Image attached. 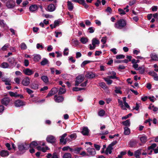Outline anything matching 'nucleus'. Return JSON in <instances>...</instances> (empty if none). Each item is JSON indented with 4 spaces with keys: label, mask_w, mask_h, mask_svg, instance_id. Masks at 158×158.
I'll use <instances>...</instances> for the list:
<instances>
[{
    "label": "nucleus",
    "mask_w": 158,
    "mask_h": 158,
    "mask_svg": "<svg viewBox=\"0 0 158 158\" xmlns=\"http://www.w3.org/2000/svg\"><path fill=\"white\" fill-rule=\"evenodd\" d=\"M127 25L126 21L123 19H120L116 22L114 24V27L117 29H121Z\"/></svg>",
    "instance_id": "f257e3e1"
},
{
    "label": "nucleus",
    "mask_w": 158,
    "mask_h": 158,
    "mask_svg": "<svg viewBox=\"0 0 158 158\" xmlns=\"http://www.w3.org/2000/svg\"><path fill=\"white\" fill-rule=\"evenodd\" d=\"M92 45L91 44H89V48L90 50H94L96 47V45H99L100 44V41L99 40H98L97 38H94L92 40Z\"/></svg>",
    "instance_id": "f03ea898"
},
{
    "label": "nucleus",
    "mask_w": 158,
    "mask_h": 158,
    "mask_svg": "<svg viewBox=\"0 0 158 158\" xmlns=\"http://www.w3.org/2000/svg\"><path fill=\"white\" fill-rule=\"evenodd\" d=\"M84 79V77L83 75H79L76 78V80L75 84V86H78L81 83Z\"/></svg>",
    "instance_id": "7ed1b4c3"
},
{
    "label": "nucleus",
    "mask_w": 158,
    "mask_h": 158,
    "mask_svg": "<svg viewBox=\"0 0 158 158\" xmlns=\"http://www.w3.org/2000/svg\"><path fill=\"white\" fill-rule=\"evenodd\" d=\"M28 147V146L27 144L24 143H20L18 146V149L20 151L27 150Z\"/></svg>",
    "instance_id": "20e7f679"
},
{
    "label": "nucleus",
    "mask_w": 158,
    "mask_h": 158,
    "mask_svg": "<svg viewBox=\"0 0 158 158\" xmlns=\"http://www.w3.org/2000/svg\"><path fill=\"white\" fill-rule=\"evenodd\" d=\"M56 4L55 5L52 3L50 4L45 9L47 11L53 12L56 10Z\"/></svg>",
    "instance_id": "39448f33"
},
{
    "label": "nucleus",
    "mask_w": 158,
    "mask_h": 158,
    "mask_svg": "<svg viewBox=\"0 0 158 158\" xmlns=\"http://www.w3.org/2000/svg\"><path fill=\"white\" fill-rule=\"evenodd\" d=\"M46 140L48 143H55L56 139L54 136L50 135L47 136Z\"/></svg>",
    "instance_id": "423d86ee"
},
{
    "label": "nucleus",
    "mask_w": 158,
    "mask_h": 158,
    "mask_svg": "<svg viewBox=\"0 0 158 158\" xmlns=\"http://www.w3.org/2000/svg\"><path fill=\"white\" fill-rule=\"evenodd\" d=\"M30 83V79L27 77H26L22 81V84L24 86H28Z\"/></svg>",
    "instance_id": "0eeeda50"
},
{
    "label": "nucleus",
    "mask_w": 158,
    "mask_h": 158,
    "mask_svg": "<svg viewBox=\"0 0 158 158\" xmlns=\"http://www.w3.org/2000/svg\"><path fill=\"white\" fill-rule=\"evenodd\" d=\"M58 91V89L56 87L52 88L51 90L49 92L48 94L46 97H48L52 96L55 94Z\"/></svg>",
    "instance_id": "6e6552de"
},
{
    "label": "nucleus",
    "mask_w": 158,
    "mask_h": 158,
    "mask_svg": "<svg viewBox=\"0 0 158 158\" xmlns=\"http://www.w3.org/2000/svg\"><path fill=\"white\" fill-rule=\"evenodd\" d=\"M97 76V75L95 73L92 72H88L85 75L86 78L91 79Z\"/></svg>",
    "instance_id": "1a4fd4ad"
},
{
    "label": "nucleus",
    "mask_w": 158,
    "mask_h": 158,
    "mask_svg": "<svg viewBox=\"0 0 158 158\" xmlns=\"http://www.w3.org/2000/svg\"><path fill=\"white\" fill-rule=\"evenodd\" d=\"M25 105V102L20 100H17L15 102V105L17 107L22 106Z\"/></svg>",
    "instance_id": "9d476101"
},
{
    "label": "nucleus",
    "mask_w": 158,
    "mask_h": 158,
    "mask_svg": "<svg viewBox=\"0 0 158 158\" xmlns=\"http://www.w3.org/2000/svg\"><path fill=\"white\" fill-rule=\"evenodd\" d=\"M23 73L26 75L30 76L34 73V71L28 68H26L23 70Z\"/></svg>",
    "instance_id": "9b49d317"
},
{
    "label": "nucleus",
    "mask_w": 158,
    "mask_h": 158,
    "mask_svg": "<svg viewBox=\"0 0 158 158\" xmlns=\"http://www.w3.org/2000/svg\"><path fill=\"white\" fill-rule=\"evenodd\" d=\"M1 79L2 81L5 82V84L6 85H11V80L10 78L2 77Z\"/></svg>",
    "instance_id": "f8f14e48"
},
{
    "label": "nucleus",
    "mask_w": 158,
    "mask_h": 158,
    "mask_svg": "<svg viewBox=\"0 0 158 158\" xmlns=\"http://www.w3.org/2000/svg\"><path fill=\"white\" fill-rule=\"evenodd\" d=\"M10 102V99L8 97H5L1 100L2 104L6 106H7Z\"/></svg>",
    "instance_id": "ddd939ff"
},
{
    "label": "nucleus",
    "mask_w": 158,
    "mask_h": 158,
    "mask_svg": "<svg viewBox=\"0 0 158 158\" xmlns=\"http://www.w3.org/2000/svg\"><path fill=\"white\" fill-rule=\"evenodd\" d=\"M88 155L93 156L95 154L96 152L94 148H88L86 149Z\"/></svg>",
    "instance_id": "4468645a"
},
{
    "label": "nucleus",
    "mask_w": 158,
    "mask_h": 158,
    "mask_svg": "<svg viewBox=\"0 0 158 158\" xmlns=\"http://www.w3.org/2000/svg\"><path fill=\"white\" fill-rule=\"evenodd\" d=\"M9 155V152L6 150L0 151V156L2 157H6Z\"/></svg>",
    "instance_id": "2eb2a0df"
},
{
    "label": "nucleus",
    "mask_w": 158,
    "mask_h": 158,
    "mask_svg": "<svg viewBox=\"0 0 158 158\" xmlns=\"http://www.w3.org/2000/svg\"><path fill=\"white\" fill-rule=\"evenodd\" d=\"M64 99L63 97L59 96L58 97L56 95L54 96V100L56 102L59 103L62 102Z\"/></svg>",
    "instance_id": "dca6fc26"
},
{
    "label": "nucleus",
    "mask_w": 158,
    "mask_h": 158,
    "mask_svg": "<svg viewBox=\"0 0 158 158\" xmlns=\"http://www.w3.org/2000/svg\"><path fill=\"white\" fill-rule=\"evenodd\" d=\"M89 130L87 127H84L82 128L81 133L84 135H88L89 134Z\"/></svg>",
    "instance_id": "f3484780"
},
{
    "label": "nucleus",
    "mask_w": 158,
    "mask_h": 158,
    "mask_svg": "<svg viewBox=\"0 0 158 158\" xmlns=\"http://www.w3.org/2000/svg\"><path fill=\"white\" fill-rule=\"evenodd\" d=\"M38 9V7L36 5H32L30 6L29 8V10L31 12H33L37 10Z\"/></svg>",
    "instance_id": "a211bd4d"
},
{
    "label": "nucleus",
    "mask_w": 158,
    "mask_h": 158,
    "mask_svg": "<svg viewBox=\"0 0 158 158\" xmlns=\"http://www.w3.org/2000/svg\"><path fill=\"white\" fill-rule=\"evenodd\" d=\"M6 6L8 8H12L15 6L14 3L12 1H8L6 3Z\"/></svg>",
    "instance_id": "6ab92c4d"
},
{
    "label": "nucleus",
    "mask_w": 158,
    "mask_h": 158,
    "mask_svg": "<svg viewBox=\"0 0 158 158\" xmlns=\"http://www.w3.org/2000/svg\"><path fill=\"white\" fill-rule=\"evenodd\" d=\"M67 134L66 133H65L60 136V142L61 143H63V144L65 141V138L67 136Z\"/></svg>",
    "instance_id": "aec40b11"
},
{
    "label": "nucleus",
    "mask_w": 158,
    "mask_h": 158,
    "mask_svg": "<svg viewBox=\"0 0 158 158\" xmlns=\"http://www.w3.org/2000/svg\"><path fill=\"white\" fill-rule=\"evenodd\" d=\"M113 147H112L108 145L105 152V153L107 155L108 154H111L112 153V151L113 149Z\"/></svg>",
    "instance_id": "412c9836"
},
{
    "label": "nucleus",
    "mask_w": 158,
    "mask_h": 158,
    "mask_svg": "<svg viewBox=\"0 0 158 158\" xmlns=\"http://www.w3.org/2000/svg\"><path fill=\"white\" fill-rule=\"evenodd\" d=\"M67 6L68 10L70 11H72L74 8L73 4L70 1H68L67 2Z\"/></svg>",
    "instance_id": "4be33fe9"
},
{
    "label": "nucleus",
    "mask_w": 158,
    "mask_h": 158,
    "mask_svg": "<svg viewBox=\"0 0 158 158\" xmlns=\"http://www.w3.org/2000/svg\"><path fill=\"white\" fill-rule=\"evenodd\" d=\"M150 57L153 60L158 61V56L155 53L151 54L150 55Z\"/></svg>",
    "instance_id": "5701e85b"
},
{
    "label": "nucleus",
    "mask_w": 158,
    "mask_h": 158,
    "mask_svg": "<svg viewBox=\"0 0 158 158\" xmlns=\"http://www.w3.org/2000/svg\"><path fill=\"white\" fill-rule=\"evenodd\" d=\"M141 149H139L135 151L134 156L136 158H140L139 156L141 154Z\"/></svg>",
    "instance_id": "b1692460"
},
{
    "label": "nucleus",
    "mask_w": 158,
    "mask_h": 158,
    "mask_svg": "<svg viewBox=\"0 0 158 158\" xmlns=\"http://www.w3.org/2000/svg\"><path fill=\"white\" fill-rule=\"evenodd\" d=\"M49 61L46 58H44L40 62L41 65L44 66L47 64H49Z\"/></svg>",
    "instance_id": "393cba45"
},
{
    "label": "nucleus",
    "mask_w": 158,
    "mask_h": 158,
    "mask_svg": "<svg viewBox=\"0 0 158 158\" xmlns=\"http://www.w3.org/2000/svg\"><path fill=\"white\" fill-rule=\"evenodd\" d=\"M112 74L113 75L109 76V78L112 79H116L117 80H119V78L118 77H116V73L114 71H112Z\"/></svg>",
    "instance_id": "a878e982"
},
{
    "label": "nucleus",
    "mask_w": 158,
    "mask_h": 158,
    "mask_svg": "<svg viewBox=\"0 0 158 158\" xmlns=\"http://www.w3.org/2000/svg\"><path fill=\"white\" fill-rule=\"evenodd\" d=\"M122 124L123 125L126 126V127H128L130 126V119H127L125 121L122 122Z\"/></svg>",
    "instance_id": "bb28decb"
},
{
    "label": "nucleus",
    "mask_w": 158,
    "mask_h": 158,
    "mask_svg": "<svg viewBox=\"0 0 158 158\" xmlns=\"http://www.w3.org/2000/svg\"><path fill=\"white\" fill-rule=\"evenodd\" d=\"M130 133V129L127 127H125L124 128V134L126 135H128Z\"/></svg>",
    "instance_id": "cd10ccee"
},
{
    "label": "nucleus",
    "mask_w": 158,
    "mask_h": 158,
    "mask_svg": "<svg viewBox=\"0 0 158 158\" xmlns=\"http://www.w3.org/2000/svg\"><path fill=\"white\" fill-rule=\"evenodd\" d=\"M88 39L87 37H82L80 40L81 42L83 44H85L88 42Z\"/></svg>",
    "instance_id": "c85d7f7f"
},
{
    "label": "nucleus",
    "mask_w": 158,
    "mask_h": 158,
    "mask_svg": "<svg viewBox=\"0 0 158 158\" xmlns=\"http://www.w3.org/2000/svg\"><path fill=\"white\" fill-rule=\"evenodd\" d=\"M30 87L33 89L36 90L39 88V85L35 83H32L30 86Z\"/></svg>",
    "instance_id": "c756f323"
},
{
    "label": "nucleus",
    "mask_w": 158,
    "mask_h": 158,
    "mask_svg": "<svg viewBox=\"0 0 158 158\" xmlns=\"http://www.w3.org/2000/svg\"><path fill=\"white\" fill-rule=\"evenodd\" d=\"M66 91L65 88H60L59 89L58 94H64Z\"/></svg>",
    "instance_id": "7c9ffc66"
},
{
    "label": "nucleus",
    "mask_w": 158,
    "mask_h": 158,
    "mask_svg": "<svg viewBox=\"0 0 158 158\" xmlns=\"http://www.w3.org/2000/svg\"><path fill=\"white\" fill-rule=\"evenodd\" d=\"M41 56L40 55H36L34 57V60L35 62H38L41 59Z\"/></svg>",
    "instance_id": "2f4dec72"
},
{
    "label": "nucleus",
    "mask_w": 158,
    "mask_h": 158,
    "mask_svg": "<svg viewBox=\"0 0 158 158\" xmlns=\"http://www.w3.org/2000/svg\"><path fill=\"white\" fill-rule=\"evenodd\" d=\"M38 143L36 141H33L31 142L29 145L30 148H34L38 145Z\"/></svg>",
    "instance_id": "473e14b6"
},
{
    "label": "nucleus",
    "mask_w": 158,
    "mask_h": 158,
    "mask_svg": "<svg viewBox=\"0 0 158 158\" xmlns=\"http://www.w3.org/2000/svg\"><path fill=\"white\" fill-rule=\"evenodd\" d=\"M110 78H109V76L105 78H104V80L107 82V84L108 85H110L112 83L113 81L112 80H110Z\"/></svg>",
    "instance_id": "72a5a7b5"
},
{
    "label": "nucleus",
    "mask_w": 158,
    "mask_h": 158,
    "mask_svg": "<svg viewBox=\"0 0 158 158\" xmlns=\"http://www.w3.org/2000/svg\"><path fill=\"white\" fill-rule=\"evenodd\" d=\"M136 70H139V74H142L144 73L145 69L144 68L139 67L136 69Z\"/></svg>",
    "instance_id": "f704fd0d"
},
{
    "label": "nucleus",
    "mask_w": 158,
    "mask_h": 158,
    "mask_svg": "<svg viewBox=\"0 0 158 158\" xmlns=\"http://www.w3.org/2000/svg\"><path fill=\"white\" fill-rule=\"evenodd\" d=\"M41 79L45 83H48V78L46 76H42Z\"/></svg>",
    "instance_id": "c9c22d12"
},
{
    "label": "nucleus",
    "mask_w": 158,
    "mask_h": 158,
    "mask_svg": "<svg viewBox=\"0 0 158 158\" xmlns=\"http://www.w3.org/2000/svg\"><path fill=\"white\" fill-rule=\"evenodd\" d=\"M69 137L72 140L75 139L77 137V135L76 134L74 133L69 135Z\"/></svg>",
    "instance_id": "e433bc0d"
},
{
    "label": "nucleus",
    "mask_w": 158,
    "mask_h": 158,
    "mask_svg": "<svg viewBox=\"0 0 158 158\" xmlns=\"http://www.w3.org/2000/svg\"><path fill=\"white\" fill-rule=\"evenodd\" d=\"M10 46L9 44H5L1 48V49L3 51H6L7 49L9 48Z\"/></svg>",
    "instance_id": "4c0bfd02"
},
{
    "label": "nucleus",
    "mask_w": 158,
    "mask_h": 158,
    "mask_svg": "<svg viewBox=\"0 0 158 158\" xmlns=\"http://www.w3.org/2000/svg\"><path fill=\"white\" fill-rule=\"evenodd\" d=\"M63 158H71L72 155L69 153H66L64 154L63 156Z\"/></svg>",
    "instance_id": "58836bf2"
},
{
    "label": "nucleus",
    "mask_w": 158,
    "mask_h": 158,
    "mask_svg": "<svg viewBox=\"0 0 158 158\" xmlns=\"http://www.w3.org/2000/svg\"><path fill=\"white\" fill-rule=\"evenodd\" d=\"M118 102L121 108L123 110H125V108L123 105V103L122 101L120 100L119 99H118Z\"/></svg>",
    "instance_id": "ea45409f"
},
{
    "label": "nucleus",
    "mask_w": 158,
    "mask_h": 158,
    "mask_svg": "<svg viewBox=\"0 0 158 158\" xmlns=\"http://www.w3.org/2000/svg\"><path fill=\"white\" fill-rule=\"evenodd\" d=\"M9 64L6 62H3L1 65V67L3 68H7L9 67Z\"/></svg>",
    "instance_id": "a19ab883"
},
{
    "label": "nucleus",
    "mask_w": 158,
    "mask_h": 158,
    "mask_svg": "<svg viewBox=\"0 0 158 158\" xmlns=\"http://www.w3.org/2000/svg\"><path fill=\"white\" fill-rule=\"evenodd\" d=\"M9 94L11 97H18L19 94H17V93H14L12 92H9Z\"/></svg>",
    "instance_id": "79ce46f5"
},
{
    "label": "nucleus",
    "mask_w": 158,
    "mask_h": 158,
    "mask_svg": "<svg viewBox=\"0 0 158 158\" xmlns=\"http://www.w3.org/2000/svg\"><path fill=\"white\" fill-rule=\"evenodd\" d=\"M140 140L142 143H145L147 141V137L145 136H143L140 138Z\"/></svg>",
    "instance_id": "37998d69"
},
{
    "label": "nucleus",
    "mask_w": 158,
    "mask_h": 158,
    "mask_svg": "<svg viewBox=\"0 0 158 158\" xmlns=\"http://www.w3.org/2000/svg\"><path fill=\"white\" fill-rule=\"evenodd\" d=\"M82 149V148L81 147L78 148H75L74 149V153L76 154L79 153L81 150Z\"/></svg>",
    "instance_id": "c03bdc74"
},
{
    "label": "nucleus",
    "mask_w": 158,
    "mask_h": 158,
    "mask_svg": "<svg viewBox=\"0 0 158 158\" xmlns=\"http://www.w3.org/2000/svg\"><path fill=\"white\" fill-rule=\"evenodd\" d=\"M118 11L119 14L121 15H124L126 14V11H125L122 9L119 8L118 9Z\"/></svg>",
    "instance_id": "a18cd8bd"
},
{
    "label": "nucleus",
    "mask_w": 158,
    "mask_h": 158,
    "mask_svg": "<svg viewBox=\"0 0 158 158\" xmlns=\"http://www.w3.org/2000/svg\"><path fill=\"white\" fill-rule=\"evenodd\" d=\"M99 85L102 88L104 89H106L107 88V87L104 82H101L99 83Z\"/></svg>",
    "instance_id": "49530a36"
},
{
    "label": "nucleus",
    "mask_w": 158,
    "mask_h": 158,
    "mask_svg": "<svg viewBox=\"0 0 158 158\" xmlns=\"http://www.w3.org/2000/svg\"><path fill=\"white\" fill-rule=\"evenodd\" d=\"M90 61L89 60H85L81 64V67H84L86 64L90 63Z\"/></svg>",
    "instance_id": "de8ad7c7"
},
{
    "label": "nucleus",
    "mask_w": 158,
    "mask_h": 158,
    "mask_svg": "<svg viewBox=\"0 0 158 158\" xmlns=\"http://www.w3.org/2000/svg\"><path fill=\"white\" fill-rule=\"evenodd\" d=\"M55 36L56 37L58 38L61 36L62 35V34L61 32L55 31Z\"/></svg>",
    "instance_id": "09e8293b"
},
{
    "label": "nucleus",
    "mask_w": 158,
    "mask_h": 158,
    "mask_svg": "<svg viewBox=\"0 0 158 158\" xmlns=\"http://www.w3.org/2000/svg\"><path fill=\"white\" fill-rule=\"evenodd\" d=\"M105 113V111L103 110H100L98 113V114L100 116H103Z\"/></svg>",
    "instance_id": "8fccbe9b"
},
{
    "label": "nucleus",
    "mask_w": 158,
    "mask_h": 158,
    "mask_svg": "<svg viewBox=\"0 0 158 158\" xmlns=\"http://www.w3.org/2000/svg\"><path fill=\"white\" fill-rule=\"evenodd\" d=\"M60 21L59 20H55L54 22V27H56L59 25Z\"/></svg>",
    "instance_id": "3c124183"
},
{
    "label": "nucleus",
    "mask_w": 158,
    "mask_h": 158,
    "mask_svg": "<svg viewBox=\"0 0 158 158\" xmlns=\"http://www.w3.org/2000/svg\"><path fill=\"white\" fill-rule=\"evenodd\" d=\"M69 50L68 48H65L63 52L64 55V56L68 55V54H69Z\"/></svg>",
    "instance_id": "603ef678"
},
{
    "label": "nucleus",
    "mask_w": 158,
    "mask_h": 158,
    "mask_svg": "<svg viewBox=\"0 0 158 158\" xmlns=\"http://www.w3.org/2000/svg\"><path fill=\"white\" fill-rule=\"evenodd\" d=\"M14 59L12 57L9 58L8 59V62L11 64H13L14 63Z\"/></svg>",
    "instance_id": "864d4df0"
},
{
    "label": "nucleus",
    "mask_w": 158,
    "mask_h": 158,
    "mask_svg": "<svg viewBox=\"0 0 158 158\" xmlns=\"http://www.w3.org/2000/svg\"><path fill=\"white\" fill-rule=\"evenodd\" d=\"M94 28L93 27H89L88 29L89 32V33H93L94 31Z\"/></svg>",
    "instance_id": "5fc2aeb1"
},
{
    "label": "nucleus",
    "mask_w": 158,
    "mask_h": 158,
    "mask_svg": "<svg viewBox=\"0 0 158 158\" xmlns=\"http://www.w3.org/2000/svg\"><path fill=\"white\" fill-rule=\"evenodd\" d=\"M21 48L22 49H25L27 48L26 44L24 43L21 44Z\"/></svg>",
    "instance_id": "6e6d98bb"
},
{
    "label": "nucleus",
    "mask_w": 158,
    "mask_h": 158,
    "mask_svg": "<svg viewBox=\"0 0 158 158\" xmlns=\"http://www.w3.org/2000/svg\"><path fill=\"white\" fill-rule=\"evenodd\" d=\"M36 48L38 49L41 48V49H43L44 48V47L41 44H36Z\"/></svg>",
    "instance_id": "4d7b16f0"
},
{
    "label": "nucleus",
    "mask_w": 158,
    "mask_h": 158,
    "mask_svg": "<svg viewBox=\"0 0 158 158\" xmlns=\"http://www.w3.org/2000/svg\"><path fill=\"white\" fill-rule=\"evenodd\" d=\"M107 40V37H103L101 40V42L103 44H105Z\"/></svg>",
    "instance_id": "13d9d810"
},
{
    "label": "nucleus",
    "mask_w": 158,
    "mask_h": 158,
    "mask_svg": "<svg viewBox=\"0 0 158 158\" xmlns=\"http://www.w3.org/2000/svg\"><path fill=\"white\" fill-rule=\"evenodd\" d=\"M25 89L29 94H30L33 92L32 90L28 88H25Z\"/></svg>",
    "instance_id": "bf43d9fd"
},
{
    "label": "nucleus",
    "mask_w": 158,
    "mask_h": 158,
    "mask_svg": "<svg viewBox=\"0 0 158 158\" xmlns=\"http://www.w3.org/2000/svg\"><path fill=\"white\" fill-rule=\"evenodd\" d=\"M72 140L71 139H69L68 137H66L65 139V141L64 142V145H65L66 144L67 142H70L72 141Z\"/></svg>",
    "instance_id": "052dcab7"
},
{
    "label": "nucleus",
    "mask_w": 158,
    "mask_h": 158,
    "mask_svg": "<svg viewBox=\"0 0 158 158\" xmlns=\"http://www.w3.org/2000/svg\"><path fill=\"white\" fill-rule=\"evenodd\" d=\"M132 114L131 113H129L126 116H123L122 117V119L123 120L126 119L128 118L129 117L131 116Z\"/></svg>",
    "instance_id": "680f3d73"
},
{
    "label": "nucleus",
    "mask_w": 158,
    "mask_h": 158,
    "mask_svg": "<svg viewBox=\"0 0 158 158\" xmlns=\"http://www.w3.org/2000/svg\"><path fill=\"white\" fill-rule=\"evenodd\" d=\"M116 89L115 90V92L117 94H121L122 93V92L120 90V88H118L115 87Z\"/></svg>",
    "instance_id": "e2e57ef3"
},
{
    "label": "nucleus",
    "mask_w": 158,
    "mask_h": 158,
    "mask_svg": "<svg viewBox=\"0 0 158 158\" xmlns=\"http://www.w3.org/2000/svg\"><path fill=\"white\" fill-rule=\"evenodd\" d=\"M14 81L17 84H19L20 82V78L19 77H16L14 78Z\"/></svg>",
    "instance_id": "0e129e2a"
},
{
    "label": "nucleus",
    "mask_w": 158,
    "mask_h": 158,
    "mask_svg": "<svg viewBox=\"0 0 158 158\" xmlns=\"http://www.w3.org/2000/svg\"><path fill=\"white\" fill-rule=\"evenodd\" d=\"M149 74L151 76L153 77L154 78L157 75V73L154 71L149 72Z\"/></svg>",
    "instance_id": "69168bd1"
},
{
    "label": "nucleus",
    "mask_w": 158,
    "mask_h": 158,
    "mask_svg": "<svg viewBox=\"0 0 158 158\" xmlns=\"http://www.w3.org/2000/svg\"><path fill=\"white\" fill-rule=\"evenodd\" d=\"M156 146L157 145L156 143H153L148 147V149L149 150H150L151 149H153L155 148Z\"/></svg>",
    "instance_id": "338daca9"
},
{
    "label": "nucleus",
    "mask_w": 158,
    "mask_h": 158,
    "mask_svg": "<svg viewBox=\"0 0 158 158\" xmlns=\"http://www.w3.org/2000/svg\"><path fill=\"white\" fill-rule=\"evenodd\" d=\"M106 12H109L110 14L111 13L112 10L111 8L110 7H108L105 10Z\"/></svg>",
    "instance_id": "774afa93"
}]
</instances>
